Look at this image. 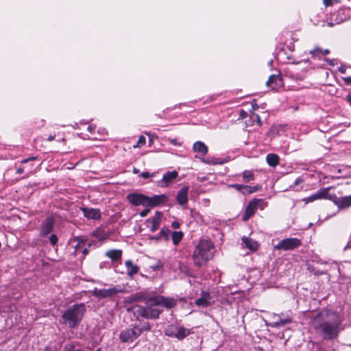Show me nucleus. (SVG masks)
<instances>
[{"mask_svg":"<svg viewBox=\"0 0 351 351\" xmlns=\"http://www.w3.org/2000/svg\"><path fill=\"white\" fill-rule=\"evenodd\" d=\"M348 101L351 104V93L347 95L346 97Z\"/></svg>","mask_w":351,"mask_h":351,"instance_id":"nucleus-50","label":"nucleus"},{"mask_svg":"<svg viewBox=\"0 0 351 351\" xmlns=\"http://www.w3.org/2000/svg\"><path fill=\"white\" fill-rule=\"evenodd\" d=\"M317 51L321 52V51H321V49H319V48H316V49H313V50H312V51H310V52H309V53H310L312 56H315V52H317Z\"/></svg>","mask_w":351,"mask_h":351,"instance_id":"nucleus-44","label":"nucleus"},{"mask_svg":"<svg viewBox=\"0 0 351 351\" xmlns=\"http://www.w3.org/2000/svg\"><path fill=\"white\" fill-rule=\"evenodd\" d=\"M178 176L176 171H168L165 173L160 181V186L162 187L167 186L169 183L174 180Z\"/></svg>","mask_w":351,"mask_h":351,"instance_id":"nucleus-16","label":"nucleus"},{"mask_svg":"<svg viewBox=\"0 0 351 351\" xmlns=\"http://www.w3.org/2000/svg\"><path fill=\"white\" fill-rule=\"evenodd\" d=\"M303 180L300 178H298L295 180V182H294V185H298L300 183H301Z\"/></svg>","mask_w":351,"mask_h":351,"instance_id":"nucleus-49","label":"nucleus"},{"mask_svg":"<svg viewBox=\"0 0 351 351\" xmlns=\"http://www.w3.org/2000/svg\"><path fill=\"white\" fill-rule=\"evenodd\" d=\"M106 255L112 261H115L121 259L122 251L121 250H111L106 252Z\"/></svg>","mask_w":351,"mask_h":351,"instance_id":"nucleus-24","label":"nucleus"},{"mask_svg":"<svg viewBox=\"0 0 351 351\" xmlns=\"http://www.w3.org/2000/svg\"><path fill=\"white\" fill-rule=\"evenodd\" d=\"M90 246V244H88V247H86V245L82 249V250L80 252V253L81 252L84 256L86 254H88V247Z\"/></svg>","mask_w":351,"mask_h":351,"instance_id":"nucleus-38","label":"nucleus"},{"mask_svg":"<svg viewBox=\"0 0 351 351\" xmlns=\"http://www.w3.org/2000/svg\"><path fill=\"white\" fill-rule=\"evenodd\" d=\"M169 141V143L171 144V145H180L181 144L180 143H178L177 141V139L176 138H173V139H169L168 140Z\"/></svg>","mask_w":351,"mask_h":351,"instance_id":"nucleus-43","label":"nucleus"},{"mask_svg":"<svg viewBox=\"0 0 351 351\" xmlns=\"http://www.w3.org/2000/svg\"><path fill=\"white\" fill-rule=\"evenodd\" d=\"M193 149L195 152L199 153L202 156H205L208 152L207 146L201 141H197L193 144Z\"/></svg>","mask_w":351,"mask_h":351,"instance_id":"nucleus-23","label":"nucleus"},{"mask_svg":"<svg viewBox=\"0 0 351 351\" xmlns=\"http://www.w3.org/2000/svg\"><path fill=\"white\" fill-rule=\"evenodd\" d=\"M330 63V64H332V60H328Z\"/></svg>","mask_w":351,"mask_h":351,"instance_id":"nucleus-57","label":"nucleus"},{"mask_svg":"<svg viewBox=\"0 0 351 351\" xmlns=\"http://www.w3.org/2000/svg\"><path fill=\"white\" fill-rule=\"evenodd\" d=\"M85 311L84 304H74L64 313L62 318L68 323L70 328H74L81 322Z\"/></svg>","mask_w":351,"mask_h":351,"instance_id":"nucleus-4","label":"nucleus"},{"mask_svg":"<svg viewBox=\"0 0 351 351\" xmlns=\"http://www.w3.org/2000/svg\"><path fill=\"white\" fill-rule=\"evenodd\" d=\"M49 241L51 243V244L52 245H55L57 244L58 243V237L56 236V234H52L50 237H49Z\"/></svg>","mask_w":351,"mask_h":351,"instance_id":"nucleus-33","label":"nucleus"},{"mask_svg":"<svg viewBox=\"0 0 351 351\" xmlns=\"http://www.w3.org/2000/svg\"><path fill=\"white\" fill-rule=\"evenodd\" d=\"M150 330H151V326L149 323H144L143 325L141 328H138L137 326V330H141V334L143 331H149Z\"/></svg>","mask_w":351,"mask_h":351,"instance_id":"nucleus-32","label":"nucleus"},{"mask_svg":"<svg viewBox=\"0 0 351 351\" xmlns=\"http://www.w3.org/2000/svg\"><path fill=\"white\" fill-rule=\"evenodd\" d=\"M189 187L187 186H183L178 192L176 199L179 204L185 205L188 202V192Z\"/></svg>","mask_w":351,"mask_h":351,"instance_id":"nucleus-17","label":"nucleus"},{"mask_svg":"<svg viewBox=\"0 0 351 351\" xmlns=\"http://www.w3.org/2000/svg\"><path fill=\"white\" fill-rule=\"evenodd\" d=\"M165 333L167 336L182 339L189 335V330L184 327L171 325L165 329Z\"/></svg>","mask_w":351,"mask_h":351,"instance_id":"nucleus-8","label":"nucleus"},{"mask_svg":"<svg viewBox=\"0 0 351 351\" xmlns=\"http://www.w3.org/2000/svg\"><path fill=\"white\" fill-rule=\"evenodd\" d=\"M211 299L209 293L208 292H202V295L201 298H198L195 301V304L198 306H207L210 304V300Z\"/></svg>","mask_w":351,"mask_h":351,"instance_id":"nucleus-22","label":"nucleus"},{"mask_svg":"<svg viewBox=\"0 0 351 351\" xmlns=\"http://www.w3.org/2000/svg\"><path fill=\"white\" fill-rule=\"evenodd\" d=\"M258 207L264 208L265 203L262 199H255L251 201L245 208V213L242 217L243 221H246L253 216Z\"/></svg>","mask_w":351,"mask_h":351,"instance_id":"nucleus-5","label":"nucleus"},{"mask_svg":"<svg viewBox=\"0 0 351 351\" xmlns=\"http://www.w3.org/2000/svg\"><path fill=\"white\" fill-rule=\"evenodd\" d=\"M266 85L273 90L276 89L282 85V79L278 75H272L269 77Z\"/></svg>","mask_w":351,"mask_h":351,"instance_id":"nucleus-19","label":"nucleus"},{"mask_svg":"<svg viewBox=\"0 0 351 351\" xmlns=\"http://www.w3.org/2000/svg\"><path fill=\"white\" fill-rule=\"evenodd\" d=\"M123 290L122 289H118L117 287H111L110 289H97L95 288L93 291V295L97 298H105L113 296L118 293H122Z\"/></svg>","mask_w":351,"mask_h":351,"instance_id":"nucleus-10","label":"nucleus"},{"mask_svg":"<svg viewBox=\"0 0 351 351\" xmlns=\"http://www.w3.org/2000/svg\"><path fill=\"white\" fill-rule=\"evenodd\" d=\"M324 54H328V53H329V50H328V49H325V50L324 51Z\"/></svg>","mask_w":351,"mask_h":351,"instance_id":"nucleus-53","label":"nucleus"},{"mask_svg":"<svg viewBox=\"0 0 351 351\" xmlns=\"http://www.w3.org/2000/svg\"><path fill=\"white\" fill-rule=\"evenodd\" d=\"M100 350H101V349H100V348H98V349L97 350V351H100Z\"/></svg>","mask_w":351,"mask_h":351,"instance_id":"nucleus-58","label":"nucleus"},{"mask_svg":"<svg viewBox=\"0 0 351 351\" xmlns=\"http://www.w3.org/2000/svg\"><path fill=\"white\" fill-rule=\"evenodd\" d=\"M332 0H324V3L325 5L329 6V5H332Z\"/></svg>","mask_w":351,"mask_h":351,"instance_id":"nucleus-45","label":"nucleus"},{"mask_svg":"<svg viewBox=\"0 0 351 351\" xmlns=\"http://www.w3.org/2000/svg\"><path fill=\"white\" fill-rule=\"evenodd\" d=\"M243 180L245 182H248L254 179V176L251 171H245L243 172Z\"/></svg>","mask_w":351,"mask_h":351,"instance_id":"nucleus-30","label":"nucleus"},{"mask_svg":"<svg viewBox=\"0 0 351 351\" xmlns=\"http://www.w3.org/2000/svg\"><path fill=\"white\" fill-rule=\"evenodd\" d=\"M85 217L89 219L97 220L101 218V212L99 209L83 207L81 208Z\"/></svg>","mask_w":351,"mask_h":351,"instance_id":"nucleus-15","label":"nucleus"},{"mask_svg":"<svg viewBox=\"0 0 351 351\" xmlns=\"http://www.w3.org/2000/svg\"><path fill=\"white\" fill-rule=\"evenodd\" d=\"M215 247L210 240H201L196 245L193 258L194 263L200 267L205 265L214 256Z\"/></svg>","mask_w":351,"mask_h":351,"instance_id":"nucleus-3","label":"nucleus"},{"mask_svg":"<svg viewBox=\"0 0 351 351\" xmlns=\"http://www.w3.org/2000/svg\"><path fill=\"white\" fill-rule=\"evenodd\" d=\"M339 71L341 73H346V68L343 66H341L339 68Z\"/></svg>","mask_w":351,"mask_h":351,"instance_id":"nucleus-48","label":"nucleus"},{"mask_svg":"<svg viewBox=\"0 0 351 351\" xmlns=\"http://www.w3.org/2000/svg\"><path fill=\"white\" fill-rule=\"evenodd\" d=\"M162 266H163V264L160 261H158L156 264L152 265L150 267L154 271H156V270H158L159 269H160Z\"/></svg>","mask_w":351,"mask_h":351,"instance_id":"nucleus-37","label":"nucleus"},{"mask_svg":"<svg viewBox=\"0 0 351 351\" xmlns=\"http://www.w3.org/2000/svg\"><path fill=\"white\" fill-rule=\"evenodd\" d=\"M139 172V170L136 168L133 169V173H138Z\"/></svg>","mask_w":351,"mask_h":351,"instance_id":"nucleus-52","label":"nucleus"},{"mask_svg":"<svg viewBox=\"0 0 351 351\" xmlns=\"http://www.w3.org/2000/svg\"><path fill=\"white\" fill-rule=\"evenodd\" d=\"M154 176V173H152V174H150L148 172H143L141 174V176L144 178V179H147V178H149V177H152Z\"/></svg>","mask_w":351,"mask_h":351,"instance_id":"nucleus-39","label":"nucleus"},{"mask_svg":"<svg viewBox=\"0 0 351 351\" xmlns=\"http://www.w3.org/2000/svg\"><path fill=\"white\" fill-rule=\"evenodd\" d=\"M73 241L76 243L75 245V253L78 254L82 249L86 245V240L80 239L79 237H75Z\"/></svg>","mask_w":351,"mask_h":351,"instance_id":"nucleus-27","label":"nucleus"},{"mask_svg":"<svg viewBox=\"0 0 351 351\" xmlns=\"http://www.w3.org/2000/svg\"><path fill=\"white\" fill-rule=\"evenodd\" d=\"M246 114L247 113L245 112H243L241 115H242L243 117H244L246 115Z\"/></svg>","mask_w":351,"mask_h":351,"instance_id":"nucleus-55","label":"nucleus"},{"mask_svg":"<svg viewBox=\"0 0 351 351\" xmlns=\"http://www.w3.org/2000/svg\"><path fill=\"white\" fill-rule=\"evenodd\" d=\"M332 189L331 186L326 188H321L316 193L312 194L311 195L306 197L302 199V201L305 204H308L310 202H313L319 199H328L330 197L329 191Z\"/></svg>","mask_w":351,"mask_h":351,"instance_id":"nucleus-9","label":"nucleus"},{"mask_svg":"<svg viewBox=\"0 0 351 351\" xmlns=\"http://www.w3.org/2000/svg\"><path fill=\"white\" fill-rule=\"evenodd\" d=\"M232 187L234 188L236 190L241 191L243 189H245V188H248V186L239 184H234L232 185Z\"/></svg>","mask_w":351,"mask_h":351,"instance_id":"nucleus-34","label":"nucleus"},{"mask_svg":"<svg viewBox=\"0 0 351 351\" xmlns=\"http://www.w3.org/2000/svg\"><path fill=\"white\" fill-rule=\"evenodd\" d=\"M271 322L267 325L272 327V328H280L285 326L286 324H290L292 322V319L288 316H284L283 314L279 315L276 313H272L270 315Z\"/></svg>","mask_w":351,"mask_h":351,"instance_id":"nucleus-7","label":"nucleus"},{"mask_svg":"<svg viewBox=\"0 0 351 351\" xmlns=\"http://www.w3.org/2000/svg\"><path fill=\"white\" fill-rule=\"evenodd\" d=\"M279 156L275 154H269L266 156L267 164L271 167H276L279 163Z\"/></svg>","mask_w":351,"mask_h":351,"instance_id":"nucleus-25","label":"nucleus"},{"mask_svg":"<svg viewBox=\"0 0 351 351\" xmlns=\"http://www.w3.org/2000/svg\"><path fill=\"white\" fill-rule=\"evenodd\" d=\"M171 238L175 245H177L182 239L183 233L181 231H175L171 232Z\"/></svg>","mask_w":351,"mask_h":351,"instance_id":"nucleus-28","label":"nucleus"},{"mask_svg":"<svg viewBox=\"0 0 351 351\" xmlns=\"http://www.w3.org/2000/svg\"><path fill=\"white\" fill-rule=\"evenodd\" d=\"M132 302H142L145 306L136 305L132 307L133 314L137 319L140 317L156 319L159 317L162 309L171 308L176 305L174 299L165 298L154 292H138L132 295Z\"/></svg>","mask_w":351,"mask_h":351,"instance_id":"nucleus-1","label":"nucleus"},{"mask_svg":"<svg viewBox=\"0 0 351 351\" xmlns=\"http://www.w3.org/2000/svg\"><path fill=\"white\" fill-rule=\"evenodd\" d=\"M169 234H171V232L166 228H162L160 232V234L158 237H156V239H159L161 238H164L165 241H167L169 239Z\"/></svg>","mask_w":351,"mask_h":351,"instance_id":"nucleus-29","label":"nucleus"},{"mask_svg":"<svg viewBox=\"0 0 351 351\" xmlns=\"http://www.w3.org/2000/svg\"><path fill=\"white\" fill-rule=\"evenodd\" d=\"M251 118L253 119L254 120H256L257 121V123H258V125L261 124V119L257 114L254 113L252 115Z\"/></svg>","mask_w":351,"mask_h":351,"instance_id":"nucleus-40","label":"nucleus"},{"mask_svg":"<svg viewBox=\"0 0 351 351\" xmlns=\"http://www.w3.org/2000/svg\"><path fill=\"white\" fill-rule=\"evenodd\" d=\"M167 201V197L165 195H154L149 197L147 206H157Z\"/></svg>","mask_w":351,"mask_h":351,"instance_id":"nucleus-20","label":"nucleus"},{"mask_svg":"<svg viewBox=\"0 0 351 351\" xmlns=\"http://www.w3.org/2000/svg\"><path fill=\"white\" fill-rule=\"evenodd\" d=\"M301 244V241L297 238H287L282 240L275 245L274 249L282 250L285 251L293 250L300 246Z\"/></svg>","mask_w":351,"mask_h":351,"instance_id":"nucleus-6","label":"nucleus"},{"mask_svg":"<svg viewBox=\"0 0 351 351\" xmlns=\"http://www.w3.org/2000/svg\"><path fill=\"white\" fill-rule=\"evenodd\" d=\"M128 202L134 206H147L149 197L141 193H130L127 195Z\"/></svg>","mask_w":351,"mask_h":351,"instance_id":"nucleus-12","label":"nucleus"},{"mask_svg":"<svg viewBox=\"0 0 351 351\" xmlns=\"http://www.w3.org/2000/svg\"><path fill=\"white\" fill-rule=\"evenodd\" d=\"M328 25L329 27H332V26H333V23H330V22H329V23H328Z\"/></svg>","mask_w":351,"mask_h":351,"instance_id":"nucleus-54","label":"nucleus"},{"mask_svg":"<svg viewBox=\"0 0 351 351\" xmlns=\"http://www.w3.org/2000/svg\"><path fill=\"white\" fill-rule=\"evenodd\" d=\"M243 243L245 247L251 250H255L258 248V243L256 241L247 237H243L242 239Z\"/></svg>","mask_w":351,"mask_h":351,"instance_id":"nucleus-26","label":"nucleus"},{"mask_svg":"<svg viewBox=\"0 0 351 351\" xmlns=\"http://www.w3.org/2000/svg\"><path fill=\"white\" fill-rule=\"evenodd\" d=\"M125 266L127 269V274L130 277H132L134 274H137L139 267L133 263L131 260H128L125 262Z\"/></svg>","mask_w":351,"mask_h":351,"instance_id":"nucleus-21","label":"nucleus"},{"mask_svg":"<svg viewBox=\"0 0 351 351\" xmlns=\"http://www.w3.org/2000/svg\"><path fill=\"white\" fill-rule=\"evenodd\" d=\"M162 217V213L159 211H157L155 214V216L152 219H149L147 220V223H152L150 227V230L154 232L158 230L160 226V220Z\"/></svg>","mask_w":351,"mask_h":351,"instance_id":"nucleus-18","label":"nucleus"},{"mask_svg":"<svg viewBox=\"0 0 351 351\" xmlns=\"http://www.w3.org/2000/svg\"><path fill=\"white\" fill-rule=\"evenodd\" d=\"M345 80L346 82H350V77L345 78Z\"/></svg>","mask_w":351,"mask_h":351,"instance_id":"nucleus-56","label":"nucleus"},{"mask_svg":"<svg viewBox=\"0 0 351 351\" xmlns=\"http://www.w3.org/2000/svg\"><path fill=\"white\" fill-rule=\"evenodd\" d=\"M54 138H55V135H50V136L48 137L47 140H48L49 141H53Z\"/></svg>","mask_w":351,"mask_h":351,"instance_id":"nucleus-51","label":"nucleus"},{"mask_svg":"<svg viewBox=\"0 0 351 351\" xmlns=\"http://www.w3.org/2000/svg\"><path fill=\"white\" fill-rule=\"evenodd\" d=\"M146 142V139L143 136H141L138 140L137 144L134 145V147H139L140 145H144Z\"/></svg>","mask_w":351,"mask_h":351,"instance_id":"nucleus-35","label":"nucleus"},{"mask_svg":"<svg viewBox=\"0 0 351 351\" xmlns=\"http://www.w3.org/2000/svg\"><path fill=\"white\" fill-rule=\"evenodd\" d=\"M36 159V157L35 156H32V157H29L28 158H26V159H24L21 161V163L22 164H25L29 161H32V160H35Z\"/></svg>","mask_w":351,"mask_h":351,"instance_id":"nucleus-41","label":"nucleus"},{"mask_svg":"<svg viewBox=\"0 0 351 351\" xmlns=\"http://www.w3.org/2000/svg\"><path fill=\"white\" fill-rule=\"evenodd\" d=\"M179 226H180V224H179V223H178V222H177V221H174V222H173V223H172V227H173V228L177 229V228H179Z\"/></svg>","mask_w":351,"mask_h":351,"instance_id":"nucleus-46","label":"nucleus"},{"mask_svg":"<svg viewBox=\"0 0 351 351\" xmlns=\"http://www.w3.org/2000/svg\"><path fill=\"white\" fill-rule=\"evenodd\" d=\"M93 234H94V236L97 237L99 240H104L108 237V235L106 233L101 232L100 231H97V232H94Z\"/></svg>","mask_w":351,"mask_h":351,"instance_id":"nucleus-31","label":"nucleus"},{"mask_svg":"<svg viewBox=\"0 0 351 351\" xmlns=\"http://www.w3.org/2000/svg\"><path fill=\"white\" fill-rule=\"evenodd\" d=\"M149 211H150V210L149 208L145 209L140 213V215L142 217H146L148 215V213H149Z\"/></svg>","mask_w":351,"mask_h":351,"instance_id":"nucleus-42","label":"nucleus"},{"mask_svg":"<svg viewBox=\"0 0 351 351\" xmlns=\"http://www.w3.org/2000/svg\"><path fill=\"white\" fill-rule=\"evenodd\" d=\"M54 226V219L52 217H47L42 223L40 234L44 237L49 234Z\"/></svg>","mask_w":351,"mask_h":351,"instance_id":"nucleus-14","label":"nucleus"},{"mask_svg":"<svg viewBox=\"0 0 351 351\" xmlns=\"http://www.w3.org/2000/svg\"><path fill=\"white\" fill-rule=\"evenodd\" d=\"M141 335V330H137V326L132 328H128L123 330L119 335L120 339L123 342H132Z\"/></svg>","mask_w":351,"mask_h":351,"instance_id":"nucleus-11","label":"nucleus"},{"mask_svg":"<svg viewBox=\"0 0 351 351\" xmlns=\"http://www.w3.org/2000/svg\"><path fill=\"white\" fill-rule=\"evenodd\" d=\"M259 189V187L258 186H248V188H245V190L247 191V193H252L254 192L257 191Z\"/></svg>","mask_w":351,"mask_h":351,"instance_id":"nucleus-36","label":"nucleus"},{"mask_svg":"<svg viewBox=\"0 0 351 351\" xmlns=\"http://www.w3.org/2000/svg\"><path fill=\"white\" fill-rule=\"evenodd\" d=\"M24 172V168L23 167H19L17 170H16V173L17 174H21Z\"/></svg>","mask_w":351,"mask_h":351,"instance_id":"nucleus-47","label":"nucleus"},{"mask_svg":"<svg viewBox=\"0 0 351 351\" xmlns=\"http://www.w3.org/2000/svg\"><path fill=\"white\" fill-rule=\"evenodd\" d=\"M317 334L324 339L331 340L337 338L341 330V321L334 313L322 311L315 316L311 322Z\"/></svg>","mask_w":351,"mask_h":351,"instance_id":"nucleus-2","label":"nucleus"},{"mask_svg":"<svg viewBox=\"0 0 351 351\" xmlns=\"http://www.w3.org/2000/svg\"><path fill=\"white\" fill-rule=\"evenodd\" d=\"M329 200L332 201L341 209L346 208L351 206V195L338 197L335 194H330Z\"/></svg>","mask_w":351,"mask_h":351,"instance_id":"nucleus-13","label":"nucleus"}]
</instances>
